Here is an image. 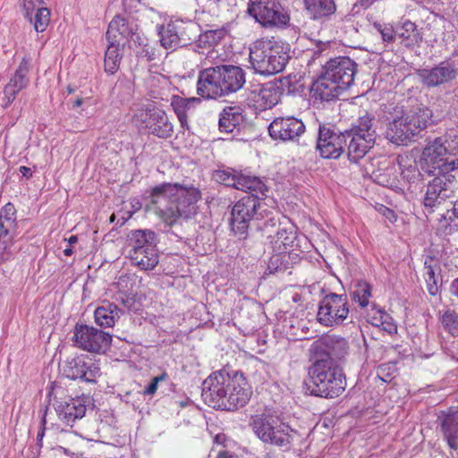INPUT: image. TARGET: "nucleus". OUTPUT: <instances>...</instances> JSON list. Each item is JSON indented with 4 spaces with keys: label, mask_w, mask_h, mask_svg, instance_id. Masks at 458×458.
I'll return each instance as SVG.
<instances>
[{
    "label": "nucleus",
    "mask_w": 458,
    "mask_h": 458,
    "mask_svg": "<svg viewBox=\"0 0 458 458\" xmlns=\"http://www.w3.org/2000/svg\"><path fill=\"white\" fill-rule=\"evenodd\" d=\"M441 323L444 328L453 335L458 334V314L447 310L441 316Z\"/></svg>",
    "instance_id": "obj_47"
},
{
    "label": "nucleus",
    "mask_w": 458,
    "mask_h": 458,
    "mask_svg": "<svg viewBox=\"0 0 458 458\" xmlns=\"http://www.w3.org/2000/svg\"><path fill=\"white\" fill-rule=\"evenodd\" d=\"M453 216L458 218V205H454L452 210H447L445 218L453 219Z\"/></svg>",
    "instance_id": "obj_55"
},
{
    "label": "nucleus",
    "mask_w": 458,
    "mask_h": 458,
    "mask_svg": "<svg viewBox=\"0 0 458 458\" xmlns=\"http://www.w3.org/2000/svg\"><path fill=\"white\" fill-rule=\"evenodd\" d=\"M133 43L139 47V49L136 50L138 58L148 62L159 59L161 55L160 51L155 46L149 44L144 35H137L136 38H134Z\"/></svg>",
    "instance_id": "obj_37"
},
{
    "label": "nucleus",
    "mask_w": 458,
    "mask_h": 458,
    "mask_svg": "<svg viewBox=\"0 0 458 458\" xmlns=\"http://www.w3.org/2000/svg\"><path fill=\"white\" fill-rule=\"evenodd\" d=\"M219 458H222V454L219 455Z\"/></svg>",
    "instance_id": "obj_64"
},
{
    "label": "nucleus",
    "mask_w": 458,
    "mask_h": 458,
    "mask_svg": "<svg viewBox=\"0 0 458 458\" xmlns=\"http://www.w3.org/2000/svg\"><path fill=\"white\" fill-rule=\"evenodd\" d=\"M278 253L273 255L268 262L267 270L270 274L284 272L287 269V263L290 258L289 254L285 251H277Z\"/></svg>",
    "instance_id": "obj_44"
},
{
    "label": "nucleus",
    "mask_w": 458,
    "mask_h": 458,
    "mask_svg": "<svg viewBox=\"0 0 458 458\" xmlns=\"http://www.w3.org/2000/svg\"><path fill=\"white\" fill-rule=\"evenodd\" d=\"M20 172L21 174L25 176V177H30L31 176V171H30V168L27 167V166H21L20 167Z\"/></svg>",
    "instance_id": "obj_56"
},
{
    "label": "nucleus",
    "mask_w": 458,
    "mask_h": 458,
    "mask_svg": "<svg viewBox=\"0 0 458 458\" xmlns=\"http://www.w3.org/2000/svg\"><path fill=\"white\" fill-rule=\"evenodd\" d=\"M357 67V64L348 56L329 59L311 87L313 97L322 101L336 98L353 84Z\"/></svg>",
    "instance_id": "obj_4"
},
{
    "label": "nucleus",
    "mask_w": 458,
    "mask_h": 458,
    "mask_svg": "<svg viewBox=\"0 0 458 458\" xmlns=\"http://www.w3.org/2000/svg\"><path fill=\"white\" fill-rule=\"evenodd\" d=\"M120 310L113 303L98 307L94 312L96 323L102 327H111L119 318Z\"/></svg>",
    "instance_id": "obj_33"
},
{
    "label": "nucleus",
    "mask_w": 458,
    "mask_h": 458,
    "mask_svg": "<svg viewBox=\"0 0 458 458\" xmlns=\"http://www.w3.org/2000/svg\"><path fill=\"white\" fill-rule=\"evenodd\" d=\"M225 35L226 30L224 29L208 30L203 35H200L199 41L211 47L218 44Z\"/></svg>",
    "instance_id": "obj_48"
},
{
    "label": "nucleus",
    "mask_w": 458,
    "mask_h": 458,
    "mask_svg": "<svg viewBox=\"0 0 458 458\" xmlns=\"http://www.w3.org/2000/svg\"><path fill=\"white\" fill-rule=\"evenodd\" d=\"M372 286L365 281H358L351 292L352 300L359 303L360 308H366L369 303Z\"/></svg>",
    "instance_id": "obj_39"
},
{
    "label": "nucleus",
    "mask_w": 458,
    "mask_h": 458,
    "mask_svg": "<svg viewBox=\"0 0 458 458\" xmlns=\"http://www.w3.org/2000/svg\"><path fill=\"white\" fill-rule=\"evenodd\" d=\"M157 237L151 230H131L127 234V257L140 270H153L159 262Z\"/></svg>",
    "instance_id": "obj_7"
},
{
    "label": "nucleus",
    "mask_w": 458,
    "mask_h": 458,
    "mask_svg": "<svg viewBox=\"0 0 458 458\" xmlns=\"http://www.w3.org/2000/svg\"><path fill=\"white\" fill-rule=\"evenodd\" d=\"M374 315L371 318V323L376 327H382L388 333L396 332L397 328L392 317L385 310L373 305Z\"/></svg>",
    "instance_id": "obj_41"
},
{
    "label": "nucleus",
    "mask_w": 458,
    "mask_h": 458,
    "mask_svg": "<svg viewBox=\"0 0 458 458\" xmlns=\"http://www.w3.org/2000/svg\"><path fill=\"white\" fill-rule=\"evenodd\" d=\"M290 80H291V76L284 78L283 81H281L282 85L283 86L290 85V83H291Z\"/></svg>",
    "instance_id": "obj_59"
},
{
    "label": "nucleus",
    "mask_w": 458,
    "mask_h": 458,
    "mask_svg": "<svg viewBox=\"0 0 458 458\" xmlns=\"http://www.w3.org/2000/svg\"><path fill=\"white\" fill-rule=\"evenodd\" d=\"M250 192L241 198L231 211L230 226L240 239H246L251 221H259L267 216L265 205L260 201L265 196L259 192Z\"/></svg>",
    "instance_id": "obj_9"
},
{
    "label": "nucleus",
    "mask_w": 458,
    "mask_h": 458,
    "mask_svg": "<svg viewBox=\"0 0 458 458\" xmlns=\"http://www.w3.org/2000/svg\"><path fill=\"white\" fill-rule=\"evenodd\" d=\"M397 160L401 169V175L408 182H414L420 175L425 174L421 171L420 163L418 164L415 159L407 156H399Z\"/></svg>",
    "instance_id": "obj_35"
},
{
    "label": "nucleus",
    "mask_w": 458,
    "mask_h": 458,
    "mask_svg": "<svg viewBox=\"0 0 458 458\" xmlns=\"http://www.w3.org/2000/svg\"><path fill=\"white\" fill-rule=\"evenodd\" d=\"M373 27L381 35V38L384 42L393 43L394 41L396 32L392 25L375 21Z\"/></svg>",
    "instance_id": "obj_49"
},
{
    "label": "nucleus",
    "mask_w": 458,
    "mask_h": 458,
    "mask_svg": "<svg viewBox=\"0 0 458 458\" xmlns=\"http://www.w3.org/2000/svg\"><path fill=\"white\" fill-rule=\"evenodd\" d=\"M30 70V59L24 57L20 63L14 74L11 77L9 82L4 87V97L3 98L4 102L2 104L4 107L10 106L15 99L16 95L29 85L30 79L28 74Z\"/></svg>",
    "instance_id": "obj_24"
},
{
    "label": "nucleus",
    "mask_w": 458,
    "mask_h": 458,
    "mask_svg": "<svg viewBox=\"0 0 458 458\" xmlns=\"http://www.w3.org/2000/svg\"><path fill=\"white\" fill-rule=\"evenodd\" d=\"M282 225L275 217L267 218L262 225H258L257 228L262 233L267 240H271L274 234L276 233L278 226Z\"/></svg>",
    "instance_id": "obj_50"
},
{
    "label": "nucleus",
    "mask_w": 458,
    "mask_h": 458,
    "mask_svg": "<svg viewBox=\"0 0 458 458\" xmlns=\"http://www.w3.org/2000/svg\"><path fill=\"white\" fill-rule=\"evenodd\" d=\"M416 74L428 89L447 86L458 79V65L454 61L445 59L431 67L417 70Z\"/></svg>",
    "instance_id": "obj_16"
},
{
    "label": "nucleus",
    "mask_w": 458,
    "mask_h": 458,
    "mask_svg": "<svg viewBox=\"0 0 458 458\" xmlns=\"http://www.w3.org/2000/svg\"><path fill=\"white\" fill-rule=\"evenodd\" d=\"M305 125L294 116L277 117L268 126L270 137L283 142H295L305 132Z\"/></svg>",
    "instance_id": "obj_21"
},
{
    "label": "nucleus",
    "mask_w": 458,
    "mask_h": 458,
    "mask_svg": "<svg viewBox=\"0 0 458 458\" xmlns=\"http://www.w3.org/2000/svg\"><path fill=\"white\" fill-rule=\"evenodd\" d=\"M114 219V215H112L111 217H110V221L113 222Z\"/></svg>",
    "instance_id": "obj_63"
},
{
    "label": "nucleus",
    "mask_w": 458,
    "mask_h": 458,
    "mask_svg": "<svg viewBox=\"0 0 458 458\" xmlns=\"http://www.w3.org/2000/svg\"><path fill=\"white\" fill-rule=\"evenodd\" d=\"M77 242H78V238H77V236H75V235H72V236L68 239V243H69V245H70V246H71V245H72V244H74V243H76Z\"/></svg>",
    "instance_id": "obj_57"
},
{
    "label": "nucleus",
    "mask_w": 458,
    "mask_h": 458,
    "mask_svg": "<svg viewBox=\"0 0 458 458\" xmlns=\"http://www.w3.org/2000/svg\"><path fill=\"white\" fill-rule=\"evenodd\" d=\"M197 94L206 99H216L225 97L216 66L199 71Z\"/></svg>",
    "instance_id": "obj_25"
},
{
    "label": "nucleus",
    "mask_w": 458,
    "mask_h": 458,
    "mask_svg": "<svg viewBox=\"0 0 458 458\" xmlns=\"http://www.w3.org/2000/svg\"><path fill=\"white\" fill-rule=\"evenodd\" d=\"M310 351L314 360L330 359L335 363L347 356L349 344L344 337L327 335L313 342Z\"/></svg>",
    "instance_id": "obj_19"
},
{
    "label": "nucleus",
    "mask_w": 458,
    "mask_h": 458,
    "mask_svg": "<svg viewBox=\"0 0 458 458\" xmlns=\"http://www.w3.org/2000/svg\"><path fill=\"white\" fill-rule=\"evenodd\" d=\"M224 390L226 392L225 395H226V396H229V394H230L232 391H231V390H229L227 387H226V388L225 387V388H224Z\"/></svg>",
    "instance_id": "obj_62"
},
{
    "label": "nucleus",
    "mask_w": 458,
    "mask_h": 458,
    "mask_svg": "<svg viewBox=\"0 0 458 458\" xmlns=\"http://www.w3.org/2000/svg\"><path fill=\"white\" fill-rule=\"evenodd\" d=\"M67 90H68L69 93H73L74 92V89L71 86H69L67 88Z\"/></svg>",
    "instance_id": "obj_61"
},
{
    "label": "nucleus",
    "mask_w": 458,
    "mask_h": 458,
    "mask_svg": "<svg viewBox=\"0 0 458 458\" xmlns=\"http://www.w3.org/2000/svg\"><path fill=\"white\" fill-rule=\"evenodd\" d=\"M224 96L234 93L241 89L245 84V72L236 65H217L216 66Z\"/></svg>",
    "instance_id": "obj_28"
},
{
    "label": "nucleus",
    "mask_w": 458,
    "mask_h": 458,
    "mask_svg": "<svg viewBox=\"0 0 458 458\" xmlns=\"http://www.w3.org/2000/svg\"><path fill=\"white\" fill-rule=\"evenodd\" d=\"M249 14L263 27H284L290 16L279 0H252L248 6Z\"/></svg>",
    "instance_id": "obj_14"
},
{
    "label": "nucleus",
    "mask_w": 458,
    "mask_h": 458,
    "mask_svg": "<svg viewBox=\"0 0 458 458\" xmlns=\"http://www.w3.org/2000/svg\"><path fill=\"white\" fill-rule=\"evenodd\" d=\"M140 35L139 25L131 17L116 15L108 25L106 38L108 43L118 44L124 47L126 42Z\"/></svg>",
    "instance_id": "obj_22"
},
{
    "label": "nucleus",
    "mask_w": 458,
    "mask_h": 458,
    "mask_svg": "<svg viewBox=\"0 0 458 458\" xmlns=\"http://www.w3.org/2000/svg\"><path fill=\"white\" fill-rule=\"evenodd\" d=\"M449 291L453 296L458 299V277L452 281Z\"/></svg>",
    "instance_id": "obj_53"
},
{
    "label": "nucleus",
    "mask_w": 458,
    "mask_h": 458,
    "mask_svg": "<svg viewBox=\"0 0 458 458\" xmlns=\"http://www.w3.org/2000/svg\"><path fill=\"white\" fill-rule=\"evenodd\" d=\"M50 10L47 7L37 9L34 17L32 16V22H30L37 32H43L47 30L50 21Z\"/></svg>",
    "instance_id": "obj_45"
},
{
    "label": "nucleus",
    "mask_w": 458,
    "mask_h": 458,
    "mask_svg": "<svg viewBox=\"0 0 458 458\" xmlns=\"http://www.w3.org/2000/svg\"><path fill=\"white\" fill-rule=\"evenodd\" d=\"M395 168L394 165H388L383 173L375 174V180L378 184L385 187L394 188L397 187L398 181L394 175Z\"/></svg>",
    "instance_id": "obj_46"
},
{
    "label": "nucleus",
    "mask_w": 458,
    "mask_h": 458,
    "mask_svg": "<svg viewBox=\"0 0 458 458\" xmlns=\"http://www.w3.org/2000/svg\"><path fill=\"white\" fill-rule=\"evenodd\" d=\"M14 252L12 235L6 233H0V262H6L12 259Z\"/></svg>",
    "instance_id": "obj_43"
},
{
    "label": "nucleus",
    "mask_w": 458,
    "mask_h": 458,
    "mask_svg": "<svg viewBox=\"0 0 458 458\" xmlns=\"http://www.w3.org/2000/svg\"><path fill=\"white\" fill-rule=\"evenodd\" d=\"M344 134L328 124L319 126L316 148L323 158H338L342 155L346 145Z\"/></svg>",
    "instance_id": "obj_20"
},
{
    "label": "nucleus",
    "mask_w": 458,
    "mask_h": 458,
    "mask_svg": "<svg viewBox=\"0 0 458 458\" xmlns=\"http://www.w3.org/2000/svg\"><path fill=\"white\" fill-rule=\"evenodd\" d=\"M73 340L76 346L89 352L99 353L110 346L112 335L94 327L77 324Z\"/></svg>",
    "instance_id": "obj_18"
},
{
    "label": "nucleus",
    "mask_w": 458,
    "mask_h": 458,
    "mask_svg": "<svg viewBox=\"0 0 458 458\" xmlns=\"http://www.w3.org/2000/svg\"><path fill=\"white\" fill-rule=\"evenodd\" d=\"M441 430L452 449L458 448V408L441 411L437 416Z\"/></svg>",
    "instance_id": "obj_29"
},
{
    "label": "nucleus",
    "mask_w": 458,
    "mask_h": 458,
    "mask_svg": "<svg viewBox=\"0 0 458 458\" xmlns=\"http://www.w3.org/2000/svg\"><path fill=\"white\" fill-rule=\"evenodd\" d=\"M86 406V400L84 398L55 400L54 403L58 419L67 426H72L77 420L84 417Z\"/></svg>",
    "instance_id": "obj_26"
},
{
    "label": "nucleus",
    "mask_w": 458,
    "mask_h": 458,
    "mask_svg": "<svg viewBox=\"0 0 458 458\" xmlns=\"http://www.w3.org/2000/svg\"><path fill=\"white\" fill-rule=\"evenodd\" d=\"M432 110L428 107H413L409 111L395 107L387 118L386 137L396 145H407L430 123Z\"/></svg>",
    "instance_id": "obj_5"
},
{
    "label": "nucleus",
    "mask_w": 458,
    "mask_h": 458,
    "mask_svg": "<svg viewBox=\"0 0 458 458\" xmlns=\"http://www.w3.org/2000/svg\"><path fill=\"white\" fill-rule=\"evenodd\" d=\"M420 165L424 174L434 177L427 186L424 206L437 207L453 196L455 178L451 173L458 170V135L445 134L428 140Z\"/></svg>",
    "instance_id": "obj_1"
},
{
    "label": "nucleus",
    "mask_w": 458,
    "mask_h": 458,
    "mask_svg": "<svg viewBox=\"0 0 458 458\" xmlns=\"http://www.w3.org/2000/svg\"><path fill=\"white\" fill-rule=\"evenodd\" d=\"M43 4L42 0H23V13L24 16L29 20L30 22H32V14L34 12H37L38 7H42Z\"/></svg>",
    "instance_id": "obj_51"
},
{
    "label": "nucleus",
    "mask_w": 458,
    "mask_h": 458,
    "mask_svg": "<svg viewBox=\"0 0 458 458\" xmlns=\"http://www.w3.org/2000/svg\"><path fill=\"white\" fill-rule=\"evenodd\" d=\"M83 102V99L82 98H77L74 102H73V106L74 107H78L80 106Z\"/></svg>",
    "instance_id": "obj_60"
},
{
    "label": "nucleus",
    "mask_w": 458,
    "mask_h": 458,
    "mask_svg": "<svg viewBox=\"0 0 458 458\" xmlns=\"http://www.w3.org/2000/svg\"><path fill=\"white\" fill-rule=\"evenodd\" d=\"M303 3L313 20L328 18L336 11L335 0H303Z\"/></svg>",
    "instance_id": "obj_31"
},
{
    "label": "nucleus",
    "mask_w": 458,
    "mask_h": 458,
    "mask_svg": "<svg viewBox=\"0 0 458 458\" xmlns=\"http://www.w3.org/2000/svg\"><path fill=\"white\" fill-rule=\"evenodd\" d=\"M295 233L288 230L284 226H278L276 233L271 238L269 242L272 244L274 250L284 251L288 246H292L295 240Z\"/></svg>",
    "instance_id": "obj_38"
},
{
    "label": "nucleus",
    "mask_w": 458,
    "mask_h": 458,
    "mask_svg": "<svg viewBox=\"0 0 458 458\" xmlns=\"http://www.w3.org/2000/svg\"><path fill=\"white\" fill-rule=\"evenodd\" d=\"M283 89L276 83L268 82L250 91L248 99L256 109L266 110L275 106L281 99Z\"/></svg>",
    "instance_id": "obj_27"
},
{
    "label": "nucleus",
    "mask_w": 458,
    "mask_h": 458,
    "mask_svg": "<svg viewBox=\"0 0 458 458\" xmlns=\"http://www.w3.org/2000/svg\"><path fill=\"white\" fill-rule=\"evenodd\" d=\"M349 312L347 295L330 293L321 300L317 317L321 325L335 327L344 323Z\"/></svg>",
    "instance_id": "obj_15"
},
{
    "label": "nucleus",
    "mask_w": 458,
    "mask_h": 458,
    "mask_svg": "<svg viewBox=\"0 0 458 458\" xmlns=\"http://www.w3.org/2000/svg\"><path fill=\"white\" fill-rule=\"evenodd\" d=\"M424 278L427 284V290L431 296H436L439 291L438 278L441 268L437 261L434 259L428 257L424 262Z\"/></svg>",
    "instance_id": "obj_32"
},
{
    "label": "nucleus",
    "mask_w": 458,
    "mask_h": 458,
    "mask_svg": "<svg viewBox=\"0 0 458 458\" xmlns=\"http://www.w3.org/2000/svg\"><path fill=\"white\" fill-rule=\"evenodd\" d=\"M289 58L287 47L277 41H256L250 49L251 66L261 75L268 76L282 72Z\"/></svg>",
    "instance_id": "obj_8"
},
{
    "label": "nucleus",
    "mask_w": 458,
    "mask_h": 458,
    "mask_svg": "<svg viewBox=\"0 0 458 458\" xmlns=\"http://www.w3.org/2000/svg\"><path fill=\"white\" fill-rule=\"evenodd\" d=\"M250 427L263 443L285 449L290 447L293 430L279 422L276 417L268 413L254 415L250 418Z\"/></svg>",
    "instance_id": "obj_11"
},
{
    "label": "nucleus",
    "mask_w": 458,
    "mask_h": 458,
    "mask_svg": "<svg viewBox=\"0 0 458 458\" xmlns=\"http://www.w3.org/2000/svg\"><path fill=\"white\" fill-rule=\"evenodd\" d=\"M123 47L118 44L109 43L106 51L104 66L106 72L114 74L119 67L123 55Z\"/></svg>",
    "instance_id": "obj_36"
},
{
    "label": "nucleus",
    "mask_w": 458,
    "mask_h": 458,
    "mask_svg": "<svg viewBox=\"0 0 458 458\" xmlns=\"http://www.w3.org/2000/svg\"><path fill=\"white\" fill-rule=\"evenodd\" d=\"M167 378V374L163 372L161 375L155 377L151 379V382L144 389L143 394L146 395H153L157 389L158 383Z\"/></svg>",
    "instance_id": "obj_52"
},
{
    "label": "nucleus",
    "mask_w": 458,
    "mask_h": 458,
    "mask_svg": "<svg viewBox=\"0 0 458 458\" xmlns=\"http://www.w3.org/2000/svg\"><path fill=\"white\" fill-rule=\"evenodd\" d=\"M197 99L192 98H183L179 96H173L171 98V106L175 112L180 123L182 126L187 123V110L190 106L196 101Z\"/></svg>",
    "instance_id": "obj_42"
},
{
    "label": "nucleus",
    "mask_w": 458,
    "mask_h": 458,
    "mask_svg": "<svg viewBox=\"0 0 458 458\" xmlns=\"http://www.w3.org/2000/svg\"><path fill=\"white\" fill-rule=\"evenodd\" d=\"M45 424H46V419L43 418L42 421H41V428L38 431V436H37V441H38V445H41V441H42L43 437L45 435Z\"/></svg>",
    "instance_id": "obj_54"
},
{
    "label": "nucleus",
    "mask_w": 458,
    "mask_h": 458,
    "mask_svg": "<svg viewBox=\"0 0 458 458\" xmlns=\"http://www.w3.org/2000/svg\"><path fill=\"white\" fill-rule=\"evenodd\" d=\"M132 120L136 126L148 130L158 138L167 139L174 133V126L165 112L152 105L138 109Z\"/></svg>",
    "instance_id": "obj_13"
},
{
    "label": "nucleus",
    "mask_w": 458,
    "mask_h": 458,
    "mask_svg": "<svg viewBox=\"0 0 458 458\" xmlns=\"http://www.w3.org/2000/svg\"><path fill=\"white\" fill-rule=\"evenodd\" d=\"M64 254L65 256H71L72 254V249L70 245L64 250Z\"/></svg>",
    "instance_id": "obj_58"
},
{
    "label": "nucleus",
    "mask_w": 458,
    "mask_h": 458,
    "mask_svg": "<svg viewBox=\"0 0 458 458\" xmlns=\"http://www.w3.org/2000/svg\"><path fill=\"white\" fill-rule=\"evenodd\" d=\"M242 122V109L240 106H226L220 113L219 131L226 133L233 132Z\"/></svg>",
    "instance_id": "obj_30"
},
{
    "label": "nucleus",
    "mask_w": 458,
    "mask_h": 458,
    "mask_svg": "<svg viewBox=\"0 0 458 458\" xmlns=\"http://www.w3.org/2000/svg\"><path fill=\"white\" fill-rule=\"evenodd\" d=\"M148 208L167 225L191 219L198 212L201 191L193 185L161 183L150 192Z\"/></svg>",
    "instance_id": "obj_2"
},
{
    "label": "nucleus",
    "mask_w": 458,
    "mask_h": 458,
    "mask_svg": "<svg viewBox=\"0 0 458 458\" xmlns=\"http://www.w3.org/2000/svg\"><path fill=\"white\" fill-rule=\"evenodd\" d=\"M311 394L325 398L339 396L346 382L342 369L330 359L314 360L310 368Z\"/></svg>",
    "instance_id": "obj_6"
},
{
    "label": "nucleus",
    "mask_w": 458,
    "mask_h": 458,
    "mask_svg": "<svg viewBox=\"0 0 458 458\" xmlns=\"http://www.w3.org/2000/svg\"><path fill=\"white\" fill-rule=\"evenodd\" d=\"M374 121V116L366 113L350 130L345 131V147L351 162L357 163L374 147L377 139Z\"/></svg>",
    "instance_id": "obj_10"
},
{
    "label": "nucleus",
    "mask_w": 458,
    "mask_h": 458,
    "mask_svg": "<svg viewBox=\"0 0 458 458\" xmlns=\"http://www.w3.org/2000/svg\"><path fill=\"white\" fill-rule=\"evenodd\" d=\"M16 209L12 203L5 204L0 210V233H10L16 225Z\"/></svg>",
    "instance_id": "obj_40"
},
{
    "label": "nucleus",
    "mask_w": 458,
    "mask_h": 458,
    "mask_svg": "<svg viewBox=\"0 0 458 458\" xmlns=\"http://www.w3.org/2000/svg\"><path fill=\"white\" fill-rule=\"evenodd\" d=\"M213 178L218 183L231 186L242 191L259 192L262 196H267L268 191L267 187L259 177L250 176L234 169L216 170L213 174Z\"/></svg>",
    "instance_id": "obj_17"
},
{
    "label": "nucleus",
    "mask_w": 458,
    "mask_h": 458,
    "mask_svg": "<svg viewBox=\"0 0 458 458\" xmlns=\"http://www.w3.org/2000/svg\"><path fill=\"white\" fill-rule=\"evenodd\" d=\"M252 394L250 386L242 373L231 375L225 369L213 372L202 383V397L211 407L235 410L243 407Z\"/></svg>",
    "instance_id": "obj_3"
},
{
    "label": "nucleus",
    "mask_w": 458,
    "mask_h": 458,
    "mask_svg": "<svg viewBox=\"0 0 458 458\" xmlns=\"http://www.w3.org/2000/svg\"><path fill=\"white\" fill-rule=\"evenodd\" d=\"M396 36L402 39L407 47L420 45L422 41V36L417 25L409 20L403 22L401 28L396 32Z\"/></svg>",
    "instance_id": "obj_34"
},
{
    "label": "nucleus",
    "mask_w": 458,
    "mask_h": 458,
    "mask_svg": "<svg viewBox=\"0 0 458 458\" xmlns=\"http://www.w3.org/2000/svg\"><path fill=\"white\" fill-rule=\"evenodd\" d=\"M157 30L161 47L167 50L186 47L197 37L196 26L182 20L157 25Z\"/></svg>",
    "instance_id": "obj_12"
},
{
    "label": "nucleus",
    "mask_w": 458,
    "mask_h": 458,
    "mask_svg": "<svg viewBox=\"0 0 458 458\" xmlns=\"http://www.w3.org/2000/svg\"><path fill=\"white\" fill-rule=\"evenodd\" d=\"M64 374L71 379H81L85 382H96L99 376V368L87 356L68 358L63 365Z\"/></svg>",
    "instance_id": "obj_23"
}]
</instances>
